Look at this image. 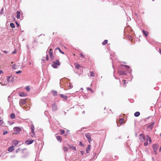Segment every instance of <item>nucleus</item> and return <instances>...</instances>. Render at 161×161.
I'll return each instance as SVG.
<instances>
[{"label": "nucleus", "instance_id": "obj_1", "mask_svg": "<svg viewBox=\"0 0 161 161\" xmlns=\"http://www.w3.org/2000/svg\"><path fill=\"white\" fill-rule=\"evenodd\" d=\"M139 140L142 142H145L144 143V145L147 146L148 144V139L147 138H146L144 135L141 134L139 135Z\"/></svg>", "mask_w": 161, "mask_h": 161}, {"label": "nucleus", "instance_id": "obj_2", "mask_svg": "<svg viewBox=\"0 0 161 161\" xmlns=\"http://www.w3.org/2000/svg\"><path fill=\"white\" fill-rule=\"evenodd\" d=\"M60 62L58 60H56L55 61L52 62V67L54 68H56L58 66L60 65Z\"/></svg>", "mask_w": 161, "mask_h": 161}, {"label": "nucleus", "instance_id": "obj_3", "mask_svg": "<svg viewBox=\"0 0 161 161\" xmlns=\"http://www.w3.org/2000/svg\"><path fill=\"white\" fill-rule=\"evenodd\" d=\"M14 132L13 133V135L17 134H19L21 130V129L19 127H15L14 128Z\"/></svg>", "mask_w": 161, "mask_h": 161}, {"label": "nucleus", "instance_id": "obj_4", "mask_svg": "<svg viewBox=\"0 0 161 161\" xmlns=\"http://www.w3.org/2000/svg\"><path fill=\"white\" fill-rule=\"evenodd\" d=\"M27 99H21L19 101V104L20 106L22 107L23 105L26 103V100Z\"/></svg>", "mask_w": 161, "mask_h": 161}, {"label": "nucleus", "instance_id": "obj_5", "mask_svg": "<svg viewBox=\"0 0 161 161\" xmlns=\"http://www.w3.org/2000/svg\"><path fill=\"white\" fill-rule=\"evenodd\" d=\"M85 136H86V137L87 138V139L89 141V143H90L91 141V134L89 133H86L85 134Z\"/></svg>", "mask_w": 161, "mask_h": 161}, {"label": "nucleus", "instance_id": "obj_6", "mask_svg": "<svg viewBox=\"0 0 161 161\" xmlns=\"http://www.w3.org/2000/svg\"><path fill=\"white\" fill-rule=\"evenodd\" d=\"M152 147L154 152L156 153L158 148L159 146L158 144H154L153 145Z\"/></svg>", "mask_w": 161, "mask_h": 161}, {"label": "nucleus", "instance_id": "obj_7", "mask_svg": "<svg viewBox=\"0 0 161 161\" xmlns=\"http://www.w3.org/2000/svg\"><path fill=\"white\" fill-rule=\"evenodd\" d=\"M49 54L50 56V57L51 59L53 60V52H52V50L51 48L50 49L49 52Z\"/></svg>", "mask_w": 161, "mask_h": 161}, {"label": "nucleus", "instance_id": "obj_8", "mask_svg": "<svg viewBox=\"0 0 161 161\" xmlns=\"http://www.w3.org/2000/svg\"><path fill=\"white\" fill-rule=\"evenodd\" d=\"M57 109V107L55 103H54L52 105V109L53 111H55Z\"/></svg>", "mask_w": 161, "mask_h": 161}, {"label": "nucleus", "instance_id": "obj_9", "mask_svg": "<svg viewBox=\"0 0 161 161\" xmlns=\"http://www.w3.org/2000/svg\"><path fill=\"white\" fill-rule=\"evenodd\" d=\"M14 150V146H10L8 148V151L10 152H12Z\"/></svg>", "mask_w": 161, "mask_h": 161}, {"label": "nucleus", "instance_id": "obj_10", "mask_svg": "<svg viewBox=\"0 0 161 161\" xmlns=\"http://www.w3.org/2000/svg\"><path fill=\"white\" fill-rule=\"evenodd\" d=\"M34 142L33 140H26L25 142V143L27 145H29L32 144Z\"/></svg>", "mask_w": 161, "mask_h": 161}, {"label": "nucleus", "instance_id": "obj_11", "mask_svg": "<svg viewBox=\"0 0 161 161\" xmlns=\"http://www.w3.org/2000/svg\"><path fill=\"white\" fill-rule=\"evenodd\" d=\"M118 73L120 75H126V73L124 71L121 70H119L118 71Z\"/></svg>", "mask_w": 161, "mask_h": 161}, {"label": "nucleus", "instance_id": "obj_12", "mask_svg": "<svg viewBox=\"0 0 161 161\" xmlns=\"http://www.w3.org/2000/svg\"><path fill=\"white\" fill-rule=\"evenodd\" d=\"M19 141L17 140H14L12 141L13 144L15 146H16L19 143Z\"/></svg>", "mask_w": 161, "mask_h": 161}, {"label": "nucleus", "instance_id": "obj_13", "mask_svg": "<svg viewBox=\"0 0 161 161\" xmlns=\"http://www.w3.org/2000/svg\"><path fill=\"white\" fill-rule=\"evenodd\" d=\"M60 97L61 98L64 100H67V97L66 95H64L63 94H60Z\"/></svg>", "mask_w": 161, "mask_h": 161}, {"label": "nucleus", "instance_id": "obj_14", "mask_svg": "<svg viewBox=\"0 0 161 161\" xmlns=\"http://www.w3.org/2000/svg\"><path fill=\"white\" fill-rule=\"evenodd\" d=\"M154 125V122H153L151 125H149L147 126V128L150 130H152Z\"/></svg>", "mask_w": 161, "mask_h": 161}, {"label": "nucleus", "instance_id": "obj_15", "mask_svg": "<svg viewBox=\"0 0 161 161\" xmlns=\"http://www.w3.org/2000/svg\"><path fill=\"white\" fill-rule=\"evenodd\" d=\"M91 149V146L89 145L86 148V151L87 153H89Z\"/></svg>", "mask_w": 161, "mask_h": 161}, {"label": "nucleus", "instance_id": "obj_16", "mask_svg": "<svg viewBox=\"0 0 161 161\" xmlns=\"http://www.w3.org/2000/svg\"><path fill=\"white\" fill-rule=\"evenodd\" d=\"M74 65L76 68L78 69H79L80 67V66L77 63H75L74 64Z\"/></svg>", "mask_w": 161, "mask_h": 161}, {"label": "nucleus", "instance_id": "obj_17", "mask_svg": "<svg viewBox=\"0 0 161 161\" xmlns=\"http://www.w3.org/2000/svg\"><path fill=\"white\" fill-rule=\"evenodd\" d=\"M12 68L13 69H18L19 67H18V66L17 65H16L14 64H13L12 66Z\"/></svg>", "mask_w": 161, "mask_h": 161}, {"label": "nucleus", "instance_id": "obj_18", "mask_svg": "<svg viewBox=\"0 0 161 161\" xmlns=\"http://www.w3.org/2000/svg\"><path fill=\"white\" fill-rule=\"evenodd\" d=\"M57 140L59 142H61L62 141V139L61 137L60 136H56Z\"/></svg>", "mask_w": 161, "mask_h": 161}, {"label": "nucleus", "instance_id": "obj_19", "mask_svg": "<svg viewBox=\"0 0 161 161\" xmlns=\"http://www.w3.org/2000/svg\"><path fill=\"white\" fill-rule=\"evenodd\" d=\"M19 95L20 96L24 97L25 96V94L23 92H20L19 93Z\"/></svg>", "mask_w": 161, "mask_h": 161}, {"label": "nucleus", "instance_id": "obj_20", "mask_svg": "<svg viewBox=\"0 0 161 161\" xmlns=\"http://www.w3.org/2000/svg\"><path fill=\"white\" fill-rule=\"evenodd\" d=\"M20 16V11H18L17 12V16L16 17L18 19L19 18Z\"/></svg>", "mask_w": 161, "mask_h": 161}, {"label": "nucleus", "instance_id": "obj_21", "mask_svg": "<svg viewBox=\"0 0 161 161\" xmlns=\"http://www.w3.org/2000/svg\"><path fill=\"white\" fill-rule=\"evenodd\" d=\"M63 150L65 152H66L68 151L69 148L66 147H63Z\"/></svg>", "mask_w": 161, "mask_h": 161}, {"label": "nucleus", "instance_id": "obj_22", "mask_svg": "<svg viewBox=\"0 0 161 161\" xmlns=\"http://www.w3.org/2000/svg\"><path fill=\"white\" fill-rule=\"evenodd\" d=\"M142 32L146 37H147L148 34V33L147 31L144 30H143Z\"/></svg>", "mask_w": 161, "mask_h": 161}, {"label": "nucleus", "instance_id": "obj_23", "mask_svg": "<svg viewBox=\"0 0 161 161\" xmlns=\"http://www.w3.org/2000/svg\"><path fill=\"white\" fill-rule=\"evenodd\" d=\"M70 149L74 150L75 151L76 150V149L75 147L73 146H70L69 145H68Z\"/></svg>", "mask_w": 161, "mask_h": 161}, {"label": "nucleus", "instance_id": "obj_24", "mask_svg": "<svg viewBox=\"0 0 161 161\" xmlns=\"http://www.w3.org/2000/svg\"><path fill=\"white\" fill-rule=\"evenodd\" d=\"M119 122L120 124L122 125L124 123V120L123 119H120Z\"/></svg>", "mask_w": 161, "mask_h": 161}, {"label": "nucleus", "instance_id": "obj_25", "mask_svg": "<svg viewBox=\"0 0 161 161\" xmlns=\"http://www.w3.org/2000/svg\"><path fill=\"white\" fill-rule=\"evenodd\" d=\"M140 113L139 112H136L134 114V116L136 117H138L139 116Z\"/></svg>", "mask_w": 161, "mask_h": 161}, {"label": "nucleus", "instance_id": "obj_26", "mask_svg": "<svg viewBox=\"0 0 161 161\" xmlns=\"http://www.w3.org/2000/svg\"><path fill=\"white\" fill-rule=\"evenodd\" d=\"M10 117L11 119H14L15 118V116L14 114L12 113L10 115Z\"/></svg>", "mask_w": 161, "mask_h": 161}, {"label": "nucleus", "instance_id": "obj_27", "mask_svg": "<svg viewBox=\"0 0 161 161\" xmlns=\"http://www.w3.org/2000/svg\"><path fill=\"white\" fill-rule=\"evenodd\" d=\"M52 93L53 96H55L57 95V92L55 91H52Z\"/></svg>", "mask_w": 161, "mask_h": 161}, {"label": "nucleus", "instance_id": "obj_28", "mask_svg": "<svg viewBox=\"0 0 161 161\" xmlns=\"http://www.w3.org/2000/svg\"><path fill=\"white\" fill-rule=\"evenodd\" d=\"M60 134L61 135H63L65 131L63 130H59Z\"/></svg>", "mask_w": 161, "mask_h": 161}, {"label": "nucleus", "instance_id": "obj_29", "mask_svg": "<svg viewBox=\"0 0 161 161\" xmlns=\"http://www.w3.org/2000/svg\"><path fill=\"white\" fill-rule=\"evenodd\" d=\"M108 41L107 40H105L103 42H102V44L103 45H105L106 44H107L108 42Z\"/></svg>", "mask_w": 161, "mask_h": 161}, {"label": "nucleus", "instance_id": "obj_30", "mask_svg": "<svg viewBox=\"0 0 161 161\" xmlns=\"http://www.w3.org/2000/svg\"><path fill=\"white\" fill-rule=\"evenodd\" d=\"M90 75L91 77L94 76L95 75V73L94 72H93V71H91V74H90Z\"/></svg>", "mask_w": 161, "mask_h": 161}, {"label": "nucleus", "instance_id": "obj_31", "mask_svg": "<svg viewBox=\"0 0 161 161\" xmlns=\"http://www.w3.org/2000/svg\"><path fill=\"white\" fill-rule=\"evenodd\" d=\"M56 50H57V49H58L59 50V51L60 53H61L63 54H64V52H63L62 51H61V49H60V48L59 47H57V48H56L55 49Z\"/></svg>", "mask_w": 161, "mask_h": 161}, {"label": "nucleus", "instance_id": "obj_32", "mask_svg": "<svg viewBox=\"0 0 161 161\" xmlns=\"http://www.w3.org/2000/svg\"><path fill=\"white\" fill-rule=\"evenodd\" d=\"M10 26L12 28H14L15 27V25L14 23H11L10 24Z\"/></svg>", "mask_w": 161, "mask_h": 161}, {"label": "nucleus", "instance_id": "obj_33", "mask_svg": "<svg viewBox=\"0 0 161 161\" xmlns=\"http://www.w3.org/2000/svg\"><path fill=\"white\" fill-rule=\"evenodd\" d=\"M87 90H89V91H90L92 93H93L94 92V91L93 90H92L91 88H89V87H87Z\"/></svg>", "mask_w": 161, "mask_h": 161}, {"label": "nucleus", "instance_id": "obj_34", "mask_svg": "<svg viewBox=\"0 0 161 161\" xmlns=\"http://www.w3.org/2000/svg\"><path fill=\"white\" fill-rule=\"evenodd\" d=\"M25 89L28 91H30V88L29 86H26Z\"/></svg>", "mask_w": 161, "mask_h": 161}, {"label": "nucleus", "instance_id": "obj_35", "mask_svg": "<svg viewBox=\"0 0 161 161\" xmlns=\"http://www.w3.org/2000/svg\"><path fill=\"white\" fill-rule=\"evenodd\" d=\"M3 123V121L2 120H0V126L2 125Z\"/></svg>", "mask_w": 161, "mask_h": 161}, {"label": "nucleus", "instance_id": "obj_36", "mask_svg": "<svg viewBox=\"0 0 161 161\" xmlns=\"http://www.w3.org/2000/svg\"><path fill=\"white\" fill-rule=\"evenodd\" d=\"M34 130H31V132L32 133V134L31 135V136H33L35 135V133H34Z\"/></svg>", "mask_w": 161, "mask_h": 161}, {"label": "nucleus", "instance_id": "obj_37", "mask_svg": "<svg viewBox=\"0 0 161 161\" xmlns=\"http://www.w3.org/2000/svg\"><path fill=\"white\" fill-rule=\"evenodd\" d=\"M31 130H34V127L33 125H31Z\"/></svg>", "mask_w": 161, "mask_h": 161}, {"label": "nucleus", "instance_id": "obj_38", "mask_svg": "<svg viewBox=\"0 0 161 161\" xmlns=\"http://www.w3.org/2000/svg\"><path fill=\"white\" fill-rule=\"evenodd\" d=\"M147 136V137L149 139V142L150 143H151V139L148 136Z\"/></svg>", "mask_w": 161, "mask_h": 161}, {"label": "nucleus", "instance_id": "obj_39", "mask_svg": "<svg viewBox=\"0 0 161 161\" xmlns=\"http://www.w3.org/2000/svg\"><path fill=\"white\" fill-rule=\"evenodd\" d=\"M80 55L82 58H84L85 57V56L82 53H81Z\"/></svg>", "mask_w": 161, "mask_h": 161}, {"label": "nucleus", "instance_id": "obj_40", "mask_svg": "<svg viewBox=\"0 0 161 161\" xmlns=\"http://www.w3.org/2000/svg\"><path fill=\"white\" fill-rule=\"evenodd\" d=\"M21 72H22L21 71H16V73L18 74L21 73Z\"/></svg>", "mask_w": 161, "mask_h": 161}, {"label": "nucleus", "instance_id": "obj_41", "mask_svg": "<svg viewBox=\"0 0 161 161\" xmlns=\"http://www.w3.org/2000/svg\"><path fill=\"white\" fill-rule=\"evenodd\" d=\"M80 145V146H84V145L82 143V142H80V144H79Z\"/></svg>", "mask_w": 161, "mask_h": 161}, {"label": "nucleus", "instance_id": "obj_42", "mask_svg": "<svg viewBox=\"0 0 161 161\" xmlns=\"http://www.w3.org/2000/svg\"><path fill=\"white\" fill-rule=\"evenodd\" d=\"M14 77H13L11 79V81L13 82V81L14 80Z\"/></svg>", "mask_w": 161, "mask_h": 161}, {"label": "nucleus", "instance_id": "obj_43", "mask_svg": "<svg viewBox=\"0 0 161 161\" xmlns=\"http://www.w3.org/2000/svg\"><path fill=\"white\" fill-rule=\"evenodd\" d=\"M7 133H8V132L7 131H5L3 133V135H5Z\"/></svg>", "mask_w": 161, "mask_h": 161}, {"label": "nucleus", "instance_id": "obj_44", "mask_svg": "<svg viewBox=\"0 0 161 161\" xmlns=\"http://www.w3.org/2000/svg\"><path fill=\"white\" fill-rule=\"evenodd\" d=\"M123 84H124V85H125L126 83V80H123Z\"/></svg>", "mask_w": 161, "mask_h": 161}, {"label": "nucleus", "instance_id": "obj_45", "mask_svg": "<svg viewBox=\"0 0 161 161\" xmlns=\"http://www.w3.org/2000/svg\"><path fill=\"white\" fill-rule=\"evenodd\" d=\"M46 60H49V57H48V55H47L46 56Z\"/></svg>", "mask_w": 161, "mask_h": 161}, {"label": "nucleus", "instance_id": "obj_46", "mask_svg": "<svg viewBox=\"0 0 161 161\" xmlns=\"http://www.w3.org/2000/svg\"><path fill=\"white\" fill-rule=\"evenodd\" d=\"M101 95L102 96H103V94H104V92H101Z\"/></svg>", "mask_w": 161, "mask_h": 161}, {"label": "nucleus", "instance_id": "obj_47", "mask_svg": "<svg viewBox=\"0 0 161 161\" xmlns=\"http://www.w3.org/2000/svg\"><path fill=\"white\" fill-rule=\"evenodd\" d=\"M3 73V72L2 70H0V74Z\"/></svg>", "mask_w": 161, "mask_h": 161}, {"label": "nucleus", "instance_id": "obj_48", "mask_svg": "<svg viewBox=\"0 0 161 161\" xmlns=\"http://www.w3.org/2000/svg\"><path fill=\"white\" fill-rule=\"evenodd\" d=\"M3 52L5 53H8V52H7V51H3Z\"/></svg>", "mask_w": 161, "mask_h": 161}, {"label": "nucleus", "instance_id": "obj_49", "mask_svg": "<svg viewBox=\"0 0 161 161\" xmlns=\"http://www.w3.org/2000/svg\"><path fill=\"white\" fill-rule=\"evenodd\" d=\"M16 53L15 51H13L12 53V54H14V53Z\"/></svg>", "mask_w": 161, "mask_h": 161}, {"label": "nucleus", "instance_id": "obj_50", "mask_svg": "<svg viewBox=\"0 0 161 161\" xmlns=\"http://www.w3.org/2000/svg\"><path fill=\"white\" fill-rule=\"evenodd\" d=\"M11 77V76H8L7 77V79H10V78Z\"/></svg>", "mask_w": 161, "mask_h": 161}, {"label": "nucleus", "instance_id": "obj_51", "mask_svg": "<svg viewBox=\"0 0 161 161\" xmlns=\"http://www.w3.org/2000/svg\"><path fill=\"white\" fill-rule=\"evenodd\" d=\"M11 77V76H8L7 77V79H10V78Z\"/></svg>", "mask_w": 161, "mask_h": 161}, {"label": "nucleus", "instance_id": "obj_52", "mask_svg": "<svg viewBox=\"0 0 161 161\" xmlns=\"http://www.w3.org/2000/svg\"><path fill=\"white\" fill-rule=\"evenodd\" d=\"M16 23L17 24V25L19 27V24L17 22H16Z\"/></svg>", "mask_w": 161, "mask_h": 161}, {"label": "nucleus", "instance_id": "obj_53", "mask_svg": "<svg viewBox=\"0 0 161 161\" xmlns=\"http://www.w3.org/2000/svg\"><path fill=\"white\" fill-rule=\"evenodd\" d=\"M159 50L160 53L161 54V49H159Z\"/></svg>", "mask_w": 161, "mask_h": 161}, {"label": "nucleus", "instance_id": "obj_54", "mask_svg": "<svg viewBox=\"0 0 161 161\" xmlns=\"http://www.w3.org/2000/svg\"><path fill=\"white\" fill-rule=\"evenodd\" d=\"M122 66H126V67H129V66H127V65H122Z\"/></svg>", "mask_w": 161, "mask_h": 161}, {"label": "nucleus", "instance_id": "obj_55", "mask_svg": "<svg viewBox=\"0 0 161 161\" xmlns=\"http://www.w3.org/2000/svg\"><path fill=\"white\" fill-rule=\"evenodd\" d=\"M159 151H161V147H160L159 149Z\"/></svg>", "mask_w": 161, "mask_h": 161}, {"label": "nucleus", "instance_id": "obj_56", "mask_svg": "<svg viewBox=\"0 0 161 161\" xmlns=\"http://www.w3.org/2000/svg\"><path fill=\"white\" fill-rule=\"evenodd\" d=\"M9 80H10V79H7V81L8 82V83L9 82Z\"/></svg>", "mask_w": 161, "mask_h": 161}, {"label": "nucleus", "instance_id": "obj_57", "mask_svg": "<svg viewBox=\"0 0 161 161\" xmlns=\"http://www.w3.org/2000/svg\"><path fill=\"white\" fill-rule=\"evenodd\" d=\"M43 60L45 61L44 58L43 59Z\"/></svg>", "mask_w": 161, "mask_h": 161}]
</instances>
